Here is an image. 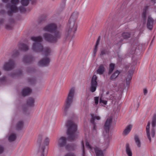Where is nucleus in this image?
Listing matches in <instances>:
<instances>
[{"label":"nucleus","instance_id":"3c124183","mask_svg":"<svg viewBox=\"0 0 156 156\" xmlns=\"http://www.w3.org/2000/svg\"><path fill=\"white\" fill-rule=\"evenodd\" d=\"M5 77H2L1 79L0 80L1 81H3L5 80Z\"/></svg>","mask_w":156,"mask_h":156},{"label":"nucleus","instance_id":"ea45409f","mask_svg":"<svg viewBox=\"0 0 156 156\" xmlns=\"http://www.w3.org/2000/svg\"><path fill=\"white\" fill-rule=\"evenodd\" d=\"M4 150V147L0 145V154L2 153Z\"/></svg>","mask_w":156,"mask_h":156},{"label":"nucleus","instance_id":"20e7f679","mask_svg":"<svg viewBox=\"0 0 156 156\" xmlns=\"http://www.w3.org/2000/svg\"><path fill=\"white\" fill-rule=\"evenodd\" d=\"M67 134L68 136V138L70 140H74L77 137L76 133L77 131V126L74 122L71 121H69L67 123Z\"/></svg>","mask_w":156,"mask_h":156},{"label":"nucleus","instance_id":"f03ea898","mask_svg":"<svg viewBox=\"0 0 156 156\" xmlns=\"http://www.w3.org/2000/svg\"><path fill=\"white\" fill-rule=\"evenodd\" d=\"M30 39L34 42L31 48L34 52H39L42 51L43 53L46 55L50 54L51 51L49 48L46 47L44 49L43 48L42 45L41 43L42 41V38L41 36L32 37Z\"/></svg>","mask_w":156,"mask_h":156},{"label":"nucleus","instance_id":"603ef678","mask_svg":"<svg viewBox=\"0 0 156 156\" xmlns=\"http://www.w3.org/2000/svg\"><path fill=\"white\" fill-rule=\"evenodd\" d=\"M8 1L9 0H2V1L4 3H7Z\"/></svg>","mask_w":156,"mask_h":156},{"label":"nucleus","instance_id":"e433bc0d","mask_svg":"<svg viewBox=\"0 0 156 156\" xmlns=\"http://www.w3.org/2000/svg\"><path fill=\"white\" fill-rule=\"evenodd\" d=\"M100 98V101H99L100 104H103V105H106L107 104V101L103 100L102 99L103 98Z\"/></svg>","mask_w":156,"mask_h":156},{"label":"nucleus","instance_id":"bb28decb","mask_svg":"<svg viewBox=\"0 0 156 156\" xmlns=\"http://www.w3.org/2000/svg\"><path fill=\"white\" fill-rule=\"evenodd\" d=\"M105 68L102 65H101L98 68L97 72L100 75L102 74L105 71Z\"/></svg>","mask_w":156,"mask_h":156},{"label":"nucleus","instance_id":"a211bd4d","mask_svg":"<svg viewBox=\"0 0 156 156\" xmlns=\"http://www.w3.org/2000/svg\"><path fill=\"white\" fill-rule=\"evenodd\" d=\"M151 122L150 121L148 122L147 125L146 127V132L147 136L148 139L150 142L151 141V138L150 136V128Z\"/></svg>","mask_w":156,"mask_h":156},{"label":"nucleus","instance_id":"4be33fe9","mask_svg":"<svg viewBox=\"0 0 156 156\" xmlns=\"http://www.w3.org/2000/svg\"><path fill=\"white\" fill-rule=\"evenodd\" d=\"M34 98H28L27 101V105L30 107L34 106Z\"/></svg>","mask_w":156,"mask_h":156},{"label":"nucleus","instance_id":"c9c22d12","mask_svg":"<svg viewBox=\"0 0 156 156\" xmlns=\"http://www.w3.org/2000/svg\"><path fill=\"white\" fill-rule=\"evenodd\" d=\"M21 71H19L15 73L14 75H11L10 76L12 77H13L15 76H19L21 75Z\"/></svg>","mask_w":156,"mask_h":156},{"label":"nucleus","instance_id":"c85d7f7f","mask_svg":"<svg viewBox=\"0 0 156 156\" xmlns=\"http://www.w3.org/2000/svg\"><path fill=\"white\" fill-rule=\"evenodd\" d=\"M23 126V122L20 121L18 122L16 124V129L17 130H20L22 129Z\"/></svg>","mask_w":156,"mask_h":156},{"label":"nucleus","instance_id":"cd10ccee","mask_svg":"<svg viewBox=\"0 0 156 156\" xmlns=\"http://www.w3.org/2000/svg\"><path fill=\"white\" fill-rule=\"evenodd\" d=\"M33 58L30 56H26L23 58V61L25 63H29L32 61Z\"/></svg>","mask_w":156,"mask_h":156},{"label":"nucleus","instance_id":"58836bf2","mask_svg":"<svg viewBox=\"0 0 156 156\" xmlns=\"http://www.w3.org/2000/svg\"><path fill=\"white\" fill-rule=\"evenodd\" d=\"M42 136L41 135H39L38 136V138L37 142L39 143H41L42 140Z\"/></svg>","mask_w":156,"mask_h":156},{"label":"nucleus","instance_id":"b1692460","mask_svg":"<svg viewBox=\"0 0 156 156\" xmlns=\"http://www.w3.org/2000/svg\"><path fill=\"white\" fill-rule=\"evenodd\" d=\"M78 12H74L71 16L69 20L73 21L76 22V20L78 18Z\"/></svg>","mask_w":156,"mask_h":156},{"label":"nucleus","instance_id":"5fc2aeb1","mask_svg":"<svg viewBox=\"0 0 156 156\" xmlns=\"http://www.w3.org/2000/svg\"><path fill=\"white\" fill-rule=\"evenodd\" d=\"M26 110H27V109L26 108H23V111H24V112H26Z\"/></svg>","mask_w":156,"mask_h":156},{"label":"nucleus","instance_id":"a19ab883","mask_svg":"<svg viewBox=\"0 0 156 156\" xmlns=\"http://www.w3.org/2000/svg\"><path fill=\"white\" fill-rule=\"evenodd\" d=\"M86 146L87 148L91 149V148L90 146L89 145V143L87 142H86Z\"/></svg>","mask_w":156,"mask_h":156},{"label":"nucleus","instance_id":"393cba45","mask_svg":"<svg viewBox=\"0 0 156 156\" xmlns=\"http://www.w3.org/2000/svg\"><path fill=\"white\" fill-rule=\"evenodd\" d=\"M134 69H132V70L129 71V74L126 79V81L127 84H128L129 82L132 79Z\"/></svg>","mask_w":156,"mask_h":156},{"label":"nucleus","instance_id":"7c9ffc66","mask_svg":"<svg viewBox=\"0 0 156 156\" xmlns=\"http://www.w3.org/2000/svg\"><path fill=\"white\" fill-rule=\"evenodd\" d=\"M91 119L90 120L91 123H94L95 119L98 120H100L101 119L99 116L96 115H94L93 114H91Z\"/></svg>","mask_w":156,"mask_h":156},{"label":"nucleus","instance_id":"9d476101","mask_svg":"<svg viewBox=\"0 0 156 156\" xmlns=\"http://www.w3.org/2000/svg\"><path fill=\"white\" fill-rule=\"evenodd\" d=\"M67 139L66 137L62 136L58 140V146L60 147H65L66 149L69 148L70 146L67 144Z\"/></svg>","mask_w":156,"mask_h":156},{"label":"nucleus","instance_id":"1a4fd4ad","mask_svg":"<svg viewBox=\"0 0 156 156\" xmlns=\"http://www.w3.org/2000/svg\"><path fill=\"white\" fill-rule=\"evenodd\" d=\"M97 78L96 75H94L91 78L90 90L92 92L95 91L98 86Z\"/></svg>","mask_w":156,"mask_h":156},{"label":"nucleus","instance_id":"39448f33","mask_svg":"<svg viewBox=\"0 0 156 156\" xmlns=\"http://www.w3.org/2000/svg\"><path fill=\"white\" fill-rule=\"evenodd\" d=\"M112 119L111 118L107 119L104 124L103 136L106 140V146H107L110 141L109 130L110 125L112 122Z\"/></svg>","mask_w":156,"mask_h":156},{"label":"nucleus","instance_id":"f3484780","mask_svg":"<svg viewBox=\"0 0 156 156\" xmlns=\"http://www.w3.org/2000/svg\"><path fill=\"white\" fill-rule=\"evenodd\" d=\"M76 94L75 88H71L69 90L68 94V98H73L76 96Z\"/></svg>","mask_w":156,"mask_h":156},{"label":"nucleus","instance_id":"de8ad7c7","mask_svg":"<svg viewBox=\"0 0 156 156\" xmlns=\"http://www.w3.org/2000/svg\"><path fill=\"white\" fill-rule=\"evenodd\" d=\"M147 93V90L146 89H144V94L145 95Z\"/></svg>","mask_w":156,"mask_h":156},{"label":"nucleus","instance_id":"dca6fc26","mask_svg":"<svg viewBox=\"0 0 156 156\" xmlns=\"http://www.w3.org/2000/svg\"><path fill=\"white\" fill-rule=\"evenodd\" d=\"M133 125L130 124L127 126L123 131L122 134L124 136H126L130 132L132 128Z\"/></svg>","mask_w":156,"mask_h":156},{"label":"nucleus","instance_id":"4d7b16f0","mask_svg":"<svg viewBox=\"0 0 156 156\" xmlns=\"http://www.w3.org/2000/svg\"><path fill=\"white\" fill-rule=\"evenodd\" d=\"M151 1L154 2L155 0H151Z\"/></svg>","mask_w":156,"mask_h":156},{"label":"nucleus","instance_id":"37998d69","mask_svg":"<svg viewBox=\"0 0 156 156\" xmlns=\"http://www.w3.org/2000/svg\"><path fill=\"white\" fill-rule=\"evenodd\" d=\"M100 41V39L99 38H98V39L97 40V41L96 44L95 45V47H96V48H97V47L99 44Z\"/></svg>","mask_w":156,"mask_h":156},{"label":"nucleus","instance_id":"f8f14e48","mask_svg":"<svg viewBox=\"0 0 156 156\" xmlns=\"http://www.w3.org/2000/svg\"><path fill=\"white\" fill-rule=\"evenodd\" d=\"M73 101L72 98H67L66 101V103L64 106V114L66 115L70 104Z\"/></svg>","mask_w":156,"mask_h":156},{"label":"nucleus","instance_id":"0eeeda50","mask_svg":"<svg viewBox=\"0 0 156 156\" xmlns=\"http://www.w3.org/2000/svg\"><path fill=\"white\" fill-rule=\"evenodd\" d=\"M77 24L74 21L69 20L66 29V31L68 34L74 33L77 29Z\"/></svg>","mask_w":156,"mask_h":156},{"label":"nucleus","instance_id":"c03bdc74","mask_svg":"<svg viewBox=\"0 0 156 156\" xmlns=\"http://www.w3.org/2000/svg\"><path fill=\"white\" fill-rule=\"evenodd\" d=\"M94 101H95V104L96 105H97L98 103V101H99V98H94Z\"/></svg>","mask_w":156,"mask_h":156},{"label":"nucleus","instance_id":"4c0bfd02","mask_svg":"<svg viewBox=\"0 0 156 156\" xmlns=\"http://www.w3.org/2000/svg\"><path fill=\"white\" fill-rule=\"evenodd\" d=\"M146 11H144L142 14V17L143 18L144 21L145 23L146 20Z\"/></svg>","mask_w":156,"mask_h":156},{"label":"nucleus","instance_id":"864d4df0","mask_svg":"<svg viewBox=\"0 0 156 156\" xmlns=\"http://www.w3.org/2000/svg\"><path fill=\"white\" fill-rule=\"evenodd\" d=\"M21 8H22V10H21L20 9H19L20 10V11H21V12H23L24 11V10H25V9H24V7H22Z\"/></svg>","mask_w":156,"mask_h":156},{"label":"nucleus","instance_id":"423d86ee","mask_svg":"<svg viewBox=\"0 0 156 156\" xmlns=\"http://www.w3.org/2000/svg\"><path fill=\"white\" fill-rule=\"evenodd\" d=\"M14 20L12 18H9L6 20L4 19L0 18V25L3 26L7 30H12L14 27Z\"/></svg>","mask_w":156,"mask_h":156},{"label":"nucleus","instance_id":"6ab92c4d","mask_svg":"<svg viewBox=\"0 0 156 156\" xmlns=\"http://www.w3.org/2000/svg\"><path fill=\"white\" fill-rule=\"evenodd\" d=\"M44 146H41L39 148L38 154L40 156H45V151Z\"/></svg>","mask_w":156,"mask_h":156},{"label":"nucleus","instance_id":"09e8293b","mask_svg":"<svg viewBox=\"0 0 156 156\" xmlns=\"http://www.w3.org/2000/svg\"><path fill=\"white\" fill-rule=\"evenodd\" d=\"M105 52L104 50H103L101 51V55H103L104 54H105Z\"/></svg>","mask_w":156,"mask_h":156},{"label":"nucleus","instance_id":"bf43d9fd","mask_svg":"<svg viewBox=\"0 0 156 156\" xmlns=\"http://www.w3.org/2000/svg\"><path fill=\"white\" fill-rule=\"evenodd\" d=\"M94 98H98V97H95Z\"/></svg>","mask_w":156,"mask_h":156},{"label":"nucleus","instance_id":"f704fd0d","mask_svg":"<svg viewBox=\"0 0 156 156\" xmlns=\"http://www.w3.org/2000/svg\"><path fill=\"white\" fill-rule=\"evenodd\" d=\"M109 66V74H110L112 72L114 69L115 65L111 63L110 64Z\"/></svg>","mask_w":156,"mask_h":156},{"label":"nucleus","instance_id":"6e6d98bb","mask_svg":"<svg viewBox=\"0 0 156 156\" xmlns=\"http://www.w3.org/2000/svg\"><path fill=\"white\" fill-rule=\"evenodd\" d=\"M2 12L1 11L0 12V13L3 14L5 12V11L4 10H3Z\"/></svg>","mask_w":156,"mask_h":156},{"label":"nucleus","instance_id":"5701e85b","mask_svg":"<svg viewBox=\"0 0 156 156\" xmlns=\"http://www.w3.org/2000/svg\"><path fill=\"white\" fill-rule=\"evenodd\" d=\"M126 152L128 156H132V154L129 145V144H127L126 146Z\"/></svg>","mask_w":156,"mask_h":156},{"label":"nucleus","instance_id":"a18cd8bd","mask_svg":"<svg viewBox=\"0 0 156 156\" xmlns=\"http://www.w3.org/2000/svg\"><path fill=\"white\" fill-rule=\"evenodd\" d=\"M65 156H75L74 154L69 153L66 154Z\"/></svg>","mask_w":156,"mask_h":156},{"label":"nucleus","instance_id":"ddd939ff","mask_svg":"<svg viewBox=\"0 0 156 156\" xmlns=\"http://www.w3.org/2000/svg\"><path fill=\"white\" fill-rule=\"evenodd\" d=\"M32 92V90L28 87H25L22 91L21 93L22 96H26L30 95Z\"/></svg>","mask_w":156,"mask_h":156},{"label":"nucleus","instance_id":"412c9836","mask_svg":"<svg viewBox=\"0 0 156 156\" xmlns=\"http://www.w3.org/2000/svg\"><path fill=\"white\" fill-rule=\"evenodd\" d=\"M94 151L96 156H104L103 151L100 148L96 147L94 148Z\"/></svg>","mask_w":156,"mask_h":156},{"label":"nucleus","instance_id":"49530a36","mask_svg":"<svg viewBox=\"0 0 156 156\" xmlns=\"http://www.w3.org/2000/svg\"><path fill=\"white\" fill-rule=\"evenodd\" d=\"M93 124V130L96 131L97 130V128L96 127V126L95 125V122L94 123H92Z\"/></svg>","mask_w":156,"mask_h":156},{"label":"nucleus","instance_id":"79ce46f5","mask_svg":"<svg viewBox=\"0 0 156 156\" xmlns=\"http://www.w3.org/2000/svg\"><path fill=\"white\" fill-rule=\"evenodd\" d=\"M81 144L82 145V149L83 150V154H84V145L83 141H81Z\"/></svg>","mask_w":156,"mask_h":156},{"label":"nucleus","instance_id":"9b49d317","mask_svg":"<svg viewBox=\"0 0 156 156\" xmlns=\"http://www.w3.org/2000/svg\"><path fill=\"white\" fill-rule=\"evenodd\" d=\"M151 124V135L152 137L155 136V127L156 126V114H154L152 117Z\"/></svg>","mask_w":156,"mask_h":156},{"label":"nucleus","instance_id":"13d9d810","mask_svg":"<svg viewBox=\"0 0 156 156\" xmlns=\"http://www.w3.org/2000/svg\"><path fill=\"white\" fill-rule=\"evenodd\" d=\"M108 93H108V92H106V94H108Z\"/></svg>","mask_w":156,"mask_h":156},{"label":"nucleus","instance_id":"4468645a","mask_svg":"<svg viewBox=\"0 0 156 156\" xmlns=\"http://www.w3.org/2000/svg\"><path fill=\"white\" fill-rule=\"evenodd\" d=\"M50 60L48 58H44L41 60L39 62V64L41 66H48Z\"/></svg>","mask_w":156,"mask_h":156},{"label":"nucleus","instance_id":"7ed1b4c3","mask_svg":"<svg viewBox=\"0 0 156 156\" xmlns=\"http://www.w3.org/2000/svg\"><path fill=\"white\" fill-rule=\"evenodd\" d=\"M29 0H21V3L24 6H27L28 5ZM19 2V0H11V5L8 4L7 8H9L7 13L9 16H12V13H15L18 11V9L16 5Z\"/></svg>","mask_w":156,"mask_h":156},{"label":"nucleus","instance_id":"2f4dec72","mask_svg":"<svg viewBox=\"0 0 156 156\" xmlns=\"http://www.w3.org/2000/svg\"><path fill=\"white\" fill-rule=\"evenodd\" d=\"M16 138V134H12L8 137V140L10 142L13 141L15 140Z\"/></svg>","mask_w":156,"mask_h":156},{"label":"nucleus","instance_id":"8fccbe9b","mask_svg":"<svg viewBox=\"0 0 156 156\" xmlns=\"http://www.w3.org/2000/svg\"><path fill=\"white\" fill-rule=\"evenodd\" d=\"M97 48H96V47H95V48L94 49V54H95L96 53L97 51Z\"/></svg>","mask_w":156,"mask_h":156},{"label":"nucleus","instance_id":"aec40b11","mask_svg":"<svg viewBox=\"0 0 156 156\" xmlns=\"http://www.w3.org/2000/svg\"><path fill=\"white\" fill-rule=\"evenodd\" d=\"M134 138L137 147L138 148L140 147L141 144L138 136L137 135H135Z\"/></svg>","mask_w":156,"mask_h":156},{"label":"nucleus","instance_id":"c756f323","mask_svg":"<svg viewBox=\"0 0 156 156\" xmlns=\"http://www.w3.org/2000/svg\"><path fill=\"white\" fill-rule=\"evenodd\" d=\"M49 141L50 140L49 138L47 137H46L44 140V144L40 145L39 148L41 146H44L45 149L46 146H47L49 145Z\"/></svg>","mask_w":156,"mask_h":156},{"label":"nucleus","instance_id":"a878e982","mask_svg":"<svg viewBox=\"0 0 156 156\" xmlns=\"http://www.w3.org/2000/svg\"><path fill=\"white\" fill-rule=\"evenodd\" d=\"M120 73V71L118 70L116 71L110 77V79L112 80H115Z\"/></svg>","mask_w":156,"mask_h":156},{"label":"nucleus","instance_id":"f257e3e1","mask_svg":"<svg viewBox=\"0 0 156 156\" xmlns=\"http://www.w3.org/2000/svg\"><path fill=\"white\" fill-rule=\"evenodd\" d=\"M43 30L45 31L53 33V36L47 33L44 34L43 36L45 40L47 41L54 42L61 38L62 35L61 31L57 28L55 24H50L47 25L44 28Z\"/></svg>","mask_w":156,"mask_h":156},{"label":"nucleus","instance_id":"6e6552de","mask_svg":"<svg viewBox=\"0 0 156 156\" xmlns=\"http://www.w3.org/2000/svg\"><path fill=\"white\" fill-rule=\"evenodd\" d=\"M15 64L14 61L10 59L5 62L2 66V69L7 71L12 70L15 67Z\"/></svg>","mask_w":156,"mask_h":156},{"label":"nucleus","instance_id":"473e14b6","mask_svg":"<svg viewBox=\"0 0 156 156\" xmlns=\"http://www.w3.org/2000/svg\"><path fill=\"white\" fill-rule=\"evenodd\" d=\"M20 47L23 50L25 51H26L29 49L28 46L27 45L24 44H20Z\"/></svg>","mask_w":156,"mask_h":156},{"label":"nucleus","instance_id":"72a5a7b5","mask_svg":"<svg viewBox=\"0 0 156 156\" xmlns=\"http://www.w3.org/2000/svg\"><path fill=\"white\" fill-rule=\"evenodd\" d=\"M121 37L123 39H126L130 37V34L129 32H125L122 34Z\"/></svg>","mask_w":156,"mask_h":156},{"label":"nucleus","instance_id":"2eb2a0df","mask_svg":"<svg viewBox=\"0 0 156 156\" xmlns=\"http://www.w3.org/2000/svg\"><path fill=\"white\" fill-rule=\"evenodd\" d=\"M154 22V20L153 19L151 16H149L147 20V27L149 30H151L152 29Z\"/></svg>","mask_w":156,"mask_h":156}]
</instances>
